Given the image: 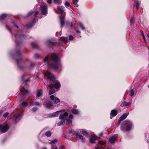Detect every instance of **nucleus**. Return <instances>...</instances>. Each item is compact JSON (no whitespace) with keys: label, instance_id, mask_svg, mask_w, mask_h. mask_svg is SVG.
<instances>
[{"label":"nucleus","instance_id":"nucleus-18","mask_svg":"<svg viewBox=\"0 0 149 149\" xmlns=\"http://www.w3.org/2000/svg\"><path fill=\"white\" fill-rule=\"evenodd\" d=\"M60 19L61 24V28H62L64 24V17L63 14L60 16Z\"/></svg>","mask_w":149,"mask_h":149},{"label":"nucleus","instance_id":"nucleus-15","mask_svg":"<svg viewBox=\"0 0 149 149\" xmlns=\"http://www.w3.org/2000/svg\"><path fill=\"white\" fill-rule=\"evenodd\" d=\"M38 21V19L36 18H34L33 21V22L31 24H26V27L27 29L31 28Z\"/></svg>","mask_w":149,"mask_h":149},{"label":"nucleus","instance_id":"nucleus-34","mask_svg":"<svg viewBox=\"0 0 149 149\" xmlns=\"http://www.w3.org/2000/svg\"><path fill=\"white\" fill-rule=\"evenodd\" d=\"M58 8L59 10L61 12L62 14L64 12V10L63 7H58Z\"/></svg>","mask_w":149,"mask_h":149},{"label":"nucleus","instance_id":"nucleus-58","mask_svg":"<svg viewBox=\"0 0 149 149\" xmlns=\"http://www.w3.org/2000/svg\"><path fill=\"white\" fill-rule=\"evenodd\" d=\"M62 34V31H61L60 32V33H59V34H60V36H61V34Z\"/></svg>","mask_w":149,"mask_h":149},{"label":"nucleus","instance_id":"nucleus-41","mask_svg":"<svg viewBox=\"0 0 149 149\" xmlns=\"http://www.w3.org/2000/svg\"><path fill=\"white\" fill-rule=\"evenodd\" d=\"M130 96H133L134 94L133 90L132 89H131L130 90Z\"/></svg>","mask_w":149,"mask_h":149},{"label":"nucleus","instance_id":"nucleus-55","mask_svg":"<svg viewBox=\"0 0 149 149\" xmlns=\"http://www.w3.org/2000/svg\"><path fill=\"white\" fill-rule=\"evenodd\" d=\"M73 107L75 108H76L77 107V106L76 105H74L73 106Z\"/></svg>","mask_w":149,"mask_h":149},{"label":"nucleus","instance_id":"nucleus-8","mask_svg":"<svg viewBox=\"0 0 149 149\" xmlns=\"http://www.w3.org/2000/svg\"><path fill=\"white\" fill-rule=\"evenodd\" d=\"M22 113H19L15 114L12 118L15 123H17L21 119Z\"/></svg>","mask_w":149,"mask_h":149},{"label":"nucleus","instance_id":"nucleus-61","mask_svg":"<svg viewBox=\"0 0 149 149\" xmlns=\"http://www.w3.org/2000/svg\"><path fill=\"white\" fill-rule=\"evenodd\" d=\"M148 87L149 88V85H148Z\"/></svg>","mask_w":149,"mask_h":149},{"label":"nucleus","instance_id":"nucleus-11","mask_svg":"<svg viewBox=\"0 0 149 149\" xmlns=\"http://www.w3.org/2000/svg\"><path fill=\"white\" fill-rule=\"evenodd\" d=\"M40 9L42 15H46L47 14V7L46 5L44 4L41 6Z\"/></svg>","mask_w":149,"mask_h":149},{"label":"nucleus","instance_id":"nucleus-59","mask_svg":"<svg viewBox=\"0 0 149 149\" xmlns=\"http://www.w3.org/2000/svg\"><path fill=\"white\" fill-rule=\"evenodd\" d=\"M42 149H47V148L45 147L43 148Z\"/></svg>","mask_w":149,"mask_h":149},{"label":"nucleus","instance_id":"nucleus-22","mask_svg":"<svg viewBox=\"0 0 149 149\" xmlns=\"http://www.w3.org/2000/svg\"><path fill=\"white\" fill-rule=\"evenodd\" d=\"M134 6H136L137 9L139 8V3L138 0H135L134 2Z\"/></svg>","mask_w":149,"mask_h":149},{"label":"nucleus","instance_id":"nucleus-20","mask_svg":"<svg viewBox=\"0 0 149 149\" xmlns=\"http://www.w3.org/2000/svg\"><path fill=\"white\" fill-rule=\"evenodd\" d=\"M43 94V91L42 89L38 90L37 92V97H38L42 96Z\"/></svg>","mask_w":149,"mask_h":149},{"label":"nucleus","instance_id":"nucleus-38","mask_svg":"<svg viewBox=\"0 0 149 149\" xmlns=\"http://www.w3.org/2000/svg\"><path fill=\"white\" fill-rule=\"evenodd\" d=\"M33 11H29L27 15V17L29 16L30 15H31L33 13H34Z\"/></svg>","mask_w":149,"mask_h":149},{"label":"nucleus","instance_id":"nucleus-28","mask_svg":"<svg viewBox=\"0 0 149 149\" xmlns=\"http://www.w3.org/2000/svg\"><path fill=\"white\" fill-rule=\"evenodd\" d=\"M130 104V103L129 102H127L125 101L123 102L122 104H121L120 105V106L121 107H123V106H128Z\"/></svg>","mask_w":149,"mask_h":149},{"label":"nucleus","instance_id":"nucleus-5","mask_svg":"<svg viewBox=\"0 0 149 149\" xmlns=\"http://www.w3.org/2000/svg\"><path fill=\"white\" fill-rule=\"evenodd\" d=\"M132 126V123L130 121L125 120L123 123L120 129L122 131H128L131 129Z\"/></svg>","mask_w":149,"mask_h":149},{"label":"nucleus","instance_id":"nucleus-45","mask_svg":"<svg viewBox=\"0 0 149 149\" xmlns=\"http://www.w3.org/2000/svg\"><path fill=\"white\" fill-rule=\"evenodd\" d=\"M35 65V64L34 63L31 62L30 67L31 68H33Z\"/></svg>","mask_w":149,"mask_h":149},{"label":"nucleus","instance_id":"nucleus-7","mask_svg":"<svg viewBox=\"0 0 149 149\" xmlns=\"http://www.w3.org/2000/svg\"><path fill=\"white\" fill-rule=\"evenodd\" d=\"M69 134H72V135H75L76 136L81 140L82 142H84L85 140V139L78 132H75L72 130L69 132Z\"/></svg>","mask_w":149,"mask_h":149},{"label":"nucleus","instance_id":"nucleus-39","mask_svg":"<svg viewBox=\"0 0 149 149\" xmlns=\"http://www.w3.org/2000/svg\"><path fill=\"white\" fill-rule=\"evenodd\" d=\"M40 57V55L36 53L35 54L34 57L36 59H38Z\"/></svg>","mask_w":149,"mask_h":149},{"label":"nucleus","instance_id":"nucleus-36","mask_svg":"<svg viewBox=\"0 0 149 149\" xmlns=\"http://www.w3.org/2000/svg\"><path fill=\"white\" fill-rule=\"evenodd\" d=\"M55 92V91L54 89H52L50 90L49 91V94L50 95L53 94Z\"/></svg>","mask_w":149,"mask_h":149},{"label":"nucleus","instance_id":"nucleus-32","mask_svg":"<svg viewBox=\"0 0 149 149\" xmlns=\"http://www.w3.org/2000/svg\"><path fill=\"white\" fill-rule=\"evenodd\" d=\"M79 0H73V3L74 5L76 7H77L78 5L77 4V3Z\"/></svg>","mask_w":149,"mask_h":149},{"label":"nucleus","instance_id":"nucleus-31","mask_svg":"<svg viewBox=\"0 0 149 149\" xmlns=\"http://www.w3.org/2000/svg\"><path fill=\"white\" fill-rule=\"evenodd\" d=\"M45 135L47 137H50L52 135V133L49 131L46 132L45 134Z\"/></svg>","mask_w":149,"mask_h":149},{"label":"nucleus","instance_id":"nucleus-12","mask_svg":"<svg viewBox=\"0 0 149 149\" xmlns=\"http://www.w3.org/2000/svg\"><path fill=\"white\" fill-rule=\"evenodd\" d=\"M118 137L117 134H115L111 136L110 137L109 140L110 143L111 144L114 143L115 141V139L116 138Z\"/></svg>","mask_w":149,"mask_h":149},{"label":"nucleus","instance_id":"nucleus-17","mask_svg":"<svg viewBox=\"0 0 149 149\" xmlns=\"http://www.w3.org/2000/svg\"><path fill=\"white\" fill-rule=\"evenodd\" d=\"M46 107L48 109L51 108L53 106V104L52 102L50 101H47L44 104Z\"/></svg>","mask_w":149,"mask_h":149},{"label":"nucleus","instance_id":"nucleus-13","mask_svg":"<svg viewBox=\"0 0 149 149\" xmlns=\"http://www.w3.org/2000/svg\"><path fill=\"white\" fill-rule=\"evenodd\" d=\"M129 113H124L119 118L118 120V122L119 123H120L121 122L124 120L128 116Z\"/></svg>","mask_w":149,"mask_h":149},{"label":"nucleus","instance_id":"nucleus-2","mask_svg":"<svg viewBox=\"0 0 149 149\" xmlns=\"http://www.w3.org/2000/svg\"><path fill=\"white\" fill-rule=\"evenodd\" d=\"M51 58L49 61L48 57L47 56L44 59V62H47L48 67L54 70L60 72L62 69V65L59 58L55 54H51Z\"/></svg>","mask_w":149,"mask_h":149},{"label":"nucleus","instance_id":"nucleus-4","mask_svg":"<svg viewBox=\"0 0 149 149\" xmlns=\"http://www.w3.org/2000/svg\"><path fill=\"white\" fill-rule=\"evenodd\" d=\"M30 80V78L29 75L27 74H25L22 76V80L23 82V83L22 84V85H25L24 87L22 86L20 89V91L21 92H24L25 93V94H23L21 95V101H23L24 99L23 98V97L25 96L26 95V93L28 92V91L26 88L28 86V85L26 84V83L29 81Z\"/></svg>","mask_w":149,"mask_h":149},{"label":"nucleus","instance_id":"nucleus-54","mask_svg":"<svg viewBox=\"0 0 149 149\" xmlns=\"http://www.w3.org/2000/svg\"><path fill=\"white\" fill-rule=\"evenodd\" d=\"M141 34L142 35V36L144 35L142 31H141Z\"/></svg>","mask_w":149,"mask_h":149},{"label":"nucleus","instance_id":"nucleus-29","mask_svg":"<svg viewBox=\"0 0 149 149\" xmlns=\"http://www.w3.org/2000/svg\"><path fill=\"white\" fill-rule=\"evenodd\" d=\"M30 105L32 106H40V104L38 102H31L30 103Z\"/></svg>","mask_w":149,"mask_h":149},{"label":"nucleus","instance_id":"nucleus-3","mask_svg":"<svg viewBox=\"0 0 149 149\" xmlns=\"http://www.w3.org/2000/svg\"><path fill=\"white\" fill-rule=\"evenodd\" d=\"M44 75L47 77V79L50 81H53L54 84H50L48 86L49 89H51L55 87L56 89L59 88L61 86V84L60 82L55 80V77L53 74L51 73L49 71H47L44 74Z\"/></svg>","mask_w":149,"mask_h":149},{"label":"nucleus","instance_id":"nucleus-27","mask_svg":"<svg viewBox=\"0 0 149 149\" xmlns=\"http://www.w3.org/2000/svg\"><path fill=\"white\" fill-rule=\"evenodd\" d=\"M31 45L33 47L36 49H38L39 48L38 45L34 42L31 43Z\"/></svg>","mask_w":149,"mask_h":149},{"label":"nucleus","instance_id":"nucleus-1","mask_svg":"<svg viewBox=\"0 0 149 149\" xmlns=\"http://www.w3.org/2000/svg\"><path fill=\"white\" fill-rule=\"evenodd\" d=\"M6 28L10 32L15 41L16 50L14 55L19 58L16 60V62L18 67L21 69H23L24 67L22 65L24 63V61L22 58L20 49L22 43L21 40L25 38L26 36L23 33L22 27L17 25L13 20L10 24H7Z\"/></svg>","mask_w":149,"mask_h":149},{"label":"nucleus","instance_id":"nucleus-30","mask_svg":"<svg viewBox=\"0 0 149 149\" xmlns=\"http://www.w3.org/2000/svg\"><path fill=\"white\" fill-rule=\"evenodd\" d=\"M7 17V15L5 14H3L0 15V20L4 19Z\"/></svg>","mask_w":149,"mask_h":149},{"label":"nucleus","instance_id":"nucleus-44","mask_svg":"<svg viewBox=\"0 0 149 149\" xmlns=\"http://www.w3.org/2000/svg\"><path fill=\"white\" fill-rule=\"evenodd\" d=\"M9 114V113L8 112H6L3 115V116L4 117L6 118L8 115Z\"/></svg>","mask_w":149,"mask_h":149},{"label":"nucleus","instance_id":"nucleus-48","mask_svg":"<svg viewBox=\"0 0 149 149\" xmlns=\"http://www.w3.org/2000/svg\"><path fill=\"white\" fill-rule=\"evenodd\" d=\"M65 5L66 6L69 7L70 6V4L68 2H66L65 3Z\"/></svg>","mask_w":149,"mask_h":149},{"label":"nucleus","instance_id":"nucleus-33","mask_svg":"<svg viewBox=\"0 0 149 149\" xmlns=\"http://www.w3.org/2000/svg\"><path fill=\"white\" fill-rule=\"evenodd\" d=\"M79 26L81 29L82 30H84L85 29V28L84 26L80 22L78 23Z\"/></svg>","mask_w":149,"mask_h":149},{"label":"nucleus","instance_id":"nucleus-51","mask_svg":"<svg viewBox=\"0 0 149 149\" xmlns=\"http://www.w3.org/2000/svg\"><path fill=\"white\" fill-rule=\"evenodd\" d=\"M39 12L38 11L34 13V16H36L38 14Z\"/></svg>","mask_w":149,"mask_h":149},{"label":"nucleus","instance_id":"nucleus-43","mask_svg":"<svg viewBox=\"0 0 149 149\" xmlns=\"http://www.w3.org/2000/svg\"><path fill=\"white\" fill-rule=\"evenodd\" d=\"M98 143L99 144H100L102 145H104L105 143L104 142L102 141H99Z\"/></svg>","mask_w":149,"mask_h":149},{"label":"nucleus","instance_id":"nucleus-50","mask_svg":"<svg viewBox=\"0 0 149 149\" xmlns=\"http://www.w3.org/2000/svg\"><path fill=\"white\" fill-rule=\"evenodd\" d=\"M74 38V37L71 35H70L69 36V40H73Z\"/></svg>","mask_w":149,"mask_h":149},{"label":"nucleus","instance_id":"nucleus-42","mask_svg":"<svg viewBox=\"0 0 149 149\" xmlns=\"http://www.w3.org/2000/svg\"><path fill=\"white\" fill-rule=\"evenodd\" d=\"M134 22V18L133 17H132L130 19V23L133 24Z\"/></svg>","mask_w":149,"mask_h":149},{"label":"nucleus","instance_id":"nucleus-23","mask_svg":"<svg viewBox=\"0 0 149 149\" xmlns=\"http://www.w3.org/2000/svg\"><path fill=\"white\" fill-rule=\"evenodd\" d=\"M81 132L85 136H88V132L85 130H82L81 131Z\"/></svg>","mask_w":149,"mask_h":149},{"label":"nucleus","instance_id":"nucleus-26","mask_svg":"<svg viewBox=\"0 0 149 149\" xmlns=\"http://www.w3.org/2000/svg\"><path fill=\"white\" fill-rule=\"evenodd\" d=\"M59 112L58 111H56L54 113L52 114L50 116H49V117L50 118H52V117H55L56 116H57L59 114Z\"/></svg>","mask_w":149,"mask_h":149},{"label":"nucleus","instance_id":"nucleus-19","mask_svg":"<svg viewBox=\"0 0 149 149\" xmlns=\"http://www.w3.org/2000/svg\"><path fill=\"white\" fill-rule=\"evenodd\" d=\"M97 139V136H92L89 139V141L91 143H94L95 142V140Z\"/></svg>","mask_w":149,"mask_h":149},{"label":"nucleus","instance_id":"nucleus-62","mask_svg":"<svg viewBox=\"0 0 149 149\" xmlns=\"http://www.w3.org/2000/svg\"><path fill=\"white\" fill-rule=\"evenodd\" d=\"M10 54L11 55H12V54H11V53H10Z\"/></svg>","mask_w":149,"mask_h":149},{"label":"nucleus","instance_id":"nucleus-14","mask_svg":"<svg viewBox=\"0 0 149 149\" xmlns=\"http://www.w3.org/2000/svg\"><path fill=\"white\" fill-rule=\"evenodd\" d=\"M74 116L72 114H70L68 116L69 118L66 119V124L68 125L70 123H71L72 122V119L74 118Z\"/></svg>","mask_w":149,"mask_h":149},{"label":"nucleus","instance_id":"nucleus-21","mask_svg":"<svg viewBox=\"0 0 149 149\" xmlns=\"http://www.w3.org/2000/svg\"><path fill=\"white\" fill-rule=\"evenodd\" d=\"M59 149H65V147L63 145H61L59 147ZM51 149H58L57 147L56 146H52Z\"/></svg>","mask_w":149,"mask_h":149},{"label":"nucleus","instance_id":"nucleus-53","mask_svg":"<svg viewBox=\"0 0 149 149\" xmlns=\"http://www.w3.org/2000/svg\"><path fill=\"white\" fill-rule=\"evenodd\" d=\"M103 135V133L102 132L100 133L99 135V136H102Z\"/></svg>","mask_w":149,"mask_h":149},{"label":"nucleus","instance_id":"nucleus-25","mask_svg":"<svg viewBox=\"0 0 149 149\" xmlns=\"http://www.w3.org/2000/svg\"><path fill=\"white\" fill-rule=\"evenodd\" d=\"M28 102V99L27 98L25 101H23L21 103V105L24 107H25L27 106Z\"/></svg>","mask_w":149,"mask_h":149},{"label":"nucleus","instance_id":"nucleus-6","mask_svg":"<svg viewBox=\"0 0 149 149\" xmlns=\"http://www.w3.org/2000/svg\"><path fill=\"white\" fill-rule=\"evenodd\" d=\"M68 116V113L67 112H65L63 114L60 115L59 118L61 120L58 123L57 125L60 126L64 124L65 123L66 117H67Z\"/></svg>","mask_w":149,"mask_h":149},{"label":"nucleus","instance_id":"nucleus-46","mask_svg":"<svg viewBox=\"0 0 149 149\" xmlns=\"http://www.w3.org/2000/svg\"><path fill=\"white\" fill-rule=\"evenodd\" d=\"M38 109V108L36 107H33L32 108V110L33 112H36L37 110Z\"/></svg>","mask_w":149,"mask_h":149},{"label":"nucleus","instance_id":"nucleus-57","mask_svg":"<svg viewBox=\"0 0 149 149\" xmlns=\"http://www.w3.org/2000/svg\"><path fill=\"white\" fill-rule=\"evenodd\" d=\"M76 32L77 33H80V32L79 31H78V30H76Z\"/></svg>","mask_w":149,"mask_h":149},{"label":"nucleus","instance_id":"nucleus-37","mask_svg":"<svg viewBox=\"0 0 149 149\" xmlns=\"http://www.w3.org/2000/svg\"><path fill=\"white\" fill-rule=\"evenodd\" d=\"M54 3L57 4H60L61 2V0H53Z\"/></svg>","mask_w":149,"mask_h":149},{"label":"nucleus","instance_id":"nucleus-24","mask_svg":"<svg viewBox=\"0 0 149 149\" xmlns=\"http://www.w3.org/2000/svg\"><path fill=\"white\" fill-rule=\"evenodd\" d=\"M72 113L74 115H77L79 113V111L76 109H72L71 110Z\"/></svg>","mask_w":149,"mask_h":149},{"label":"nucleus","instance_id":"nucleus-40","mask_svg":"<svg viewBox=\"0 0 149 149\" xmlns=\"http://www.w3.org/2000/svg\"><path fill=\"white\" fill-rule=\"evenodd\" d=\"M57 142V140L56 139H54L51 141L50 143L51 144L53 143H56Z\"/></svg>","mask_w":149,"mask_h":149},{"label":"nucleus","instance_id":"nucleus-60","mask_svg":"<svg viewBox=\"0 0 149 149\" xmlns=\"http://www.w3.org/2000/svg\"><path fill=\"white\" fill-rule=\"evenodd\" d=\"M144 42H145L146 43V40H144Z\"/></svg>","mask_w":149,"mask_h":149},{"label":"nucleus","instance_id":"nucleus-16","mask_svg":"<svg viewBox=\"0 0 149 149\" xmlns=\"http://www.w3.org/2000/svg\"><path fill=\"white\" fill-rule=\"evenodd\" d=\"M118 112L115 109L112 110L111 112L110 115V118L111 119L113 117L115 116L118 114Z\"/></svg>","mask_w":149,"mask_h":149},{"label":"nucleus","instance_id":"nucleus-52","mask_svg":"<svg viewBox=\"0 0 149 149\" xmlns=\"http://www.w3.org/2000/svg\"><path fill=\"white\" fill-rule=\"evenodd\" d=\"M47 2L51 4L52 3V0H47Z\"/></svg>","mask_w":149,"mask_h":149},{"label":"nucleus","instance_id":"nucleus-35","mask_svg":"<svg viewBox=\"0 0 149 149\" xmlns=\"http://www.w3.org/2000/svg\"><path fill=\"white\" fill-rule=\"evenodd\" d=\"M54 100V103L55 104H57L58 103V102H60V100L57 97H55Z\"/></svg>","mask_w":149,"mask_h":149},{"label":"nucleus","instance_id":"nucleus-56","mask_svg":"<svg viewBox=\"0 0 149 149\" xmlns=\"http://www.w3.org/2000/svg\"><path fill=\"white\" fill-rule=\"evenodd\" d=\"M143 37V39L144 40H145V36H144V35H143L142 36Z\"/></svg>","mask_w":149,"mask_h":149},{"label":"nucleus","instance_id":"nucleus-49","mask_svg":"<svg viewBox=\"0 0 149 149\" xmlns=\"http://www.w3.org/2000/svg\"><path fill=\"white\" fill-rule=\"evenodd\" d=\"M63 41L66 42H68V39L67 38L64 37L63 38Z\"/></svg>","mask_w":149,"mask_h":149},{"label":"nucleus","instance_id":"nucleus-47","mask_svg":"<svg viewBox=\"0 0 149 149\" xmlns=\"http://www.w3.org/2000/svg\"><path fill=\"white\" fill-rule=\"evenodd\" d=\"M50 99L52 100H54L55 98V97L54 95H52L50 97Z\"/></svg>","mask_w":149,"mask_h":149},{"label":"nucleus","instance_id":"nucleus-10","mask_svg":"<svg viewBox=\"0 0 149 149\" xmlns=\"http://www.w3.org/2000/svg\"><path fill=\"white\" fill-rule=\"evenodd\" d=\"M55 41V39L54 38L48 39L45 42V44L48 47H51L53 46L52 43L54 42Z\"/></svg>","mask_w":149,"mask_h":149},{"label":"nucleus","instance_id":"nucleus-9","mask_svg":"<svg viewBox=\"0 0 149 149\" xmlns=\"http://www.w3.org/2000/svg\"><path fill=\"white\" fill-rule=\"evenodd\" d=\"M9 128V127L7 124L0 125V131L2 133L7 132Z\"/></svg>","mask_w":149,"mask_h":149}]
</instances>
